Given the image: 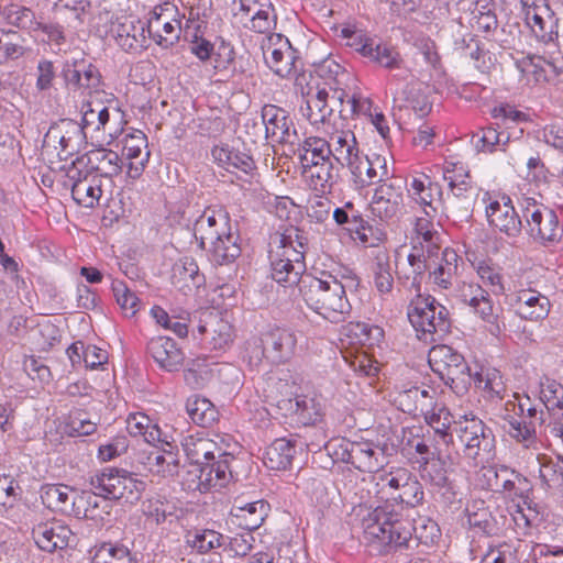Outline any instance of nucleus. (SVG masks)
<instances>
[{
  "instance_id": "0e129e2a",
  "label": "nucleus",
  "mask_w": 563,
  "mask_h": 563,
  "mask_svg": "<svg viewBox=\"0 0 563 563\" xmlns=\"http://www.w3.org/2000/svg\"><path fill=\"white\" fill-rule=\"evenodd\" d=\"M540 400L549 411L563 409V385L558 380L543 376L540 378Z\"/></svg>"
},
{
  "instance_id": "4468645a",
  "label": "nucleus",
  "mask_w": 563,
  "mask_h": 563,
  "mask_svg": "<svg viewBox=\"0 0 563 563\" xmlns=\"http://www.w3.org/2000/svg\"><path fill=\"white\" fill-rule=\"evenodd\" d=\"M341 35L346 40V45L358 52L364 57L379 64L385 68H399L400 57L399 54L390 46L384 43H377L375 40L368 37L362 31L351 27L341 30Z\"/></svg>"
},
{
  "instance_id": "423d86ee",
  "label": "nucleus",
  "mask_w": 563,
  "mask_h": 563,
  "mask_svg": "<svg viewBox=\"0 0 563 563\" xmlns=\"http://www.w3.org/2000/svg\"><path fill=\"white\" fill-rule=\"evenodd\" d=\"M519 208L523 219L522 229L533 242L553 246L561 241L563 224L553 209L532 197H521Z\"/></svg>"
},
{
  "instance_id": "c85d7f7f",
  "label": "nucleus",
  "mask_w": 563,
  "mask_h": 563,
  "mask_svg": "<svg viewBox=\"0 0 563 563\" xmlns=\"http://www.w3.org/2000/svg\"><path fill=\"white\" fill-rule=\"evenodd\" d=\"M122 143L123 155L130 161L128 175L136 179L142 175L150 161L151 154L147 151V137L142 131L134 130L124 135Z\"/></svg>"
},
{
  "instance_id": "2f4dec72",
  "label": "nucleus",
  "mask_w": 563,
  "mask_h": 563,
  "mask_svg": "<svg viewBox=\"0 0 563 563\" xmlns=\"http://www.w3.org/2000/svg\"><path fill=\"white\" fill-rule=\"evenodd\" d=\"M331 95L325 88L319 87L314 91L312 88L307 91L306 107L301 111L312 125L324 123L336 108L340 109V103L332 101Z\"/></svg>"
},
{
  "instance_id": "680f3d73",
  "label": "nucleus",
  "mask_w": 563,
  "mask_h": 563,
  "mask_svg": "<svg viewBox=\"0 0 563 563\" xmlns=\"http://www.w3.org/2000/svg\"><path fill=\"white\" fill-rule=\"evenodd\" d=\"M272 0H232L231 13L235 23L246 27Z\"/></svg>"
},
{
  "instance_id": "3c124183",
  "label": "nucleus",
  "mask_w": 563,
  "mask_h": 563,
  "mask_svg": "<svg viewBox=\"0 0 563 563\" xmlns=\"http://www.w3.org/2000/svg\"><path fill=\"white\" fill-rule=\"evenodd\" d=\"M186 411L192 422L203 428L212 426L219 416L217 408L209 399L197 395L187 399Z\"/></svg>"
},
{
  "instance_id": "338daca9",
  "label": "nucleus",
  "mask_w": 563,
  "mask_h": 563,
  "mask_svg": "<svg viewBox=\"0 0 563 563\" xmlns=\"http://www.w3.org/2000/svg\"><path fill=\"white\" fill-rule=\"evenodd\" d=\"M486 474H490L495 478V483H488L492 490L504 492L508 494H517L516 483L521 479V475L507 466H500L497 470L488 468Z\"/></svg>"
},
{
  "instance_id": "4c0bfd02",
  "label": "nucleus",
  "mask_w": 563,
  "mask_h": 563,
  "mask_svg": "<svg viewBox=\"0 0 563 563\" xmlns=\"http://www.w3.org/2000/svg\"><path fill=\"white\" fill-rule=\"evenodd\" d=\"M86 159V165L95 172L99 173L98 177L118 176L123 166V162L114 151L107 148H97L89 151L79 162Z\"/></svg>"
},
{
  "instance_id": "6e6d98bb",
  "label": "nucleus",
  "mask_w": 563,
  "mask_h": 563,
  "mask_svg": "<svg viewBox=\"0 0 563 563\" xmlns=\"http://www.w3.org/2000/svg\"><path fill=\"white\" fill-rule=\"evenodd\" d=\"M151 316L165 330L172 331L178 338L184 339L188 335L189 313L183 311L179 314H169L159 306L151 309Z\"/></svg>"
},
{
  "instance_id": "473e14b6",
  "label": "nucleus",
  "mask_w": 563,
  "mask_h": 563,
  "mask_svg": "<svg viewBox=\"0 0 563 563\" xmlns=\"http://www.w3.org/2000/svg\"><path fill=\"white\" fill-rule=\"evenodd\" d=\"M147 351L159 367L177 371L184 361V353L169 336H155L147 343Z\"/></svg>"
},
{
  "instance_id": "864d4df0",
  "label": "nucleus",
  "mask_w": 563,
  "mask_h": 563,
  "mask_svg": "<svg viewBox=\"0 0 563 563\" xmlns=\"http://www.w3.org/2000/svg\"><path fill=\"white\" fill-rule=\"evenodd\" d=\"M2 16L12 26L27 32L40 30L41 22L36 20L35 13L27 7L10 3L3 8Z\"/></svg>"
},
{
  "instance_id": "f257e3e1",
  "label": "nucleus",
  "mask_w": 563,
  "mask_h": 563,
  "mask_svg": "<svg viewBox=\"0 0 563 563\" xmlns=\"http://www.w3.org/2000/svg\"><path fill=\"white\" fill-rule=\"evenodd\" d=\"M420 412L443 443L455 445L467 464L477 467L494 455L496 440L493 430L473 413L453 420L450 410L442 404L422 401Z\"/></svg>"
},
{
  "instance_id": "7ed1b4c3",
  "label": "nucleus",
  "mask_w": 563,
  "mask_h": 563,
  "mask_svg": "<svg viewBox=\"0 0 563 563\" xmlns=\"http://www.w3.org/2000/svg\"><path fill=\"white\" fill-rule=\"evenodd\" d=\"M357 286L355 273L347 267L321 272L319 276L306 274L300 284V295L306 306L323 319L339 323L351 313L346 289Z\"/></svg>"
},
{
  "instance_id": "e433bc0d",
  "label": "nucleus",
  "mask_w": 563,
  "mask_h": 563,
  "mask_svg": "<svg viewBox=\"0 0 563 563\" xmlns=\"http://www.w3.org/2000/svg\"><path fill=\"white\" fill-rule=\"evenodd\" d=\"M476 389L484 399L489 401H503L507 391L500 372L492 367H482L472 376Z\"/></svg>"
},
{
  "instance_id": "79ce46f5",
  "label": "nucleus",
  "mask_w": 563,
  "mask_h": 563,
  "mask_svg": "<svg viewBox=\"0 0 563 563\" xmlns=\"http://www.w3.org/2000/svg\"><path fill=\"white\" fill-rule=\"evenodd\" d=\"M327 143L329 144L332 159L341 166H344L360 153L356 137L351 130H336L332 132Z\"/></svg>"
},
{
  "instance_id": "f03ea898",
  "label": "nucleus",
  "mask_w": 563,
  "mask_h": 563,
  "mask_svg": "<svg viewBox=\"0 0 563 563\" xmlns=\"http://www.w3.org/2000/svg\"><path fill=\"white\" fill-rule=\"evenodd\" d=\"M361 525L364 540L383 555L408 550L413 532L417 540L426 545L435 543L441 537L440 528L433 519L419 517L412 525L389 505L367 510Z\"/></svg>"
},
{
  "instance_id": "aec40b11",
  "label": "nucleus",
  "mask_w": 563,
  "mask_h": 563,
  "mask_svg": "<svg viewBox=\"0 0 563 563\" xmlns=\"http://www.w3.org/2000/svg\"><path fill=\"white\" fill-rule=\"evenodd\" d=\"M65 86L69 91L89 96L99 91L101 87V74L93 64L81 60L67 63L63 68Z\"/></svg>"
},
{
  "instance_id": "c03bdc74",
  "label": "nucleus",
  "mask_w": 563,
  "mask_h": 563,
  "mask_svg": "<svg viewBox=\"0 0 563 563\" xmlns=\"http://www.w3.org/2000/svg\"><path fill=\"white\" fill-rule=\"evenodd\" d=\"M428 253L422 252L421 246L416 251L411 250L407 257L409 273H399V278L404 279V285L416 292L420 291L426 273H430L431 260L428 258Z\"/></svg>"
},
{
  "instance_id": "c756f323",
  "label": "nucleus",
  "mask_w": 563,
  "mask_h": 563,
  "mask_svg": "<svg viewBox=\"0 0 563 563\" xmlns=\"http://www.w3.org/2000/svg\"><path fill=\"white\" fill-rule=\"evenodd\" d=\"M32 537L41 550L52 553L68 547L73 532L58 521H47L36 525Z\"/></svg>"
},
{
  "instance_id": "de8ad7c7",
  "label": "nucleus",
  "mask_w": 563,
  "mask_h": 563,
  "mask_svg": "<svg viewBox=\"0 0 563 563\" xmlns=\"http://www.w3.org/2000/svg\"><path fill=\"white\" fill-rule=\"evenodd\" d=\"M322 398L317 395H300L295 398L294 412L303 426L314 424L323 417Z\"/></svg>"
},
{
  "instance_id": "09e8293b",
  "label": "nucleus",
  "mask_w": 563,
  "mask_h": 563,
  "mask_svg": "<svg viewBox=\"0 0 563 563\" xmlns=\"http://www.w3.org/2000/svg\"><path fill=\"white\" fill-rule=\"evenodd\" d=\"M126 430L132 437H142L148 444H155L162 439L158 426L143 412H133L128 416Z\"/></svg>"
},
{
  "instance_id": "2eb2a0df",
  "label": "nucleus",
  "mask_w": 563,
  "mask_h": 563,
  "mask_svg": "<svg viewBox=\"0 0 563 563\" xmlns=\"http://www.w3.org/2000/svg\"><path fill=\"white\" fill-rule=\"evenodd\" d=\"M542 54H529L516 60L518 70L534 81H548L563 73V56L556 44H545Z\"/></svg>"
},
{
  "instance_id": "bf43d9fd",
  "label": "nucleus",
  "mask_w": 563,
  "mask_h": 563,
  "mask_svg": "<svg viewBox=\"0 0 563 563\" xmlns=\"http://www.w3.org/2000/svg\"><path fill=\"white\" fill-rule=\"evenodd\" d=\"M301 165L318 163L325 159H332L331 151L327 140L319 136H309L305 139L300 148Z\"/></svg>"
},
{
  "instance_id": "20e7f679",
  "label": "nucleus",
  "mask_w": 563,
  "mask_h": 563,
  "mask_svg": "<svg viewBox=\"0 0 563 563\" xmlns=\"http://www.w3.org/2000/svg\"><path fill=\"white\" fill-rule=\"evenodd\" d=\"M186 227L198 247L206 251L214 264L228 265L241 255L239 231L223 206L206 208L194 221L188 220Z\"/></svg>"
},
{
  "instance_id": "cd10ccee",
  "label": "nucleus",
  "mask_w": 563,
  "mask_h": 563,
  "mask_svg": "<svg viewBox=\"0 0 563 563\" xmlns=\"http://www.w3.org/2000/svg\"><path fill=\"white\" fill-rule=\"evenodd\" d=\"M110 112L101 101H87L81 106V126L80 130L85 136L100 137V134L108 135L111 140L118 135L117 130L109 126Z\"/></svg>"
},
{
  "instance_id": "13d9d810",
  "label": "nucleus",
  "mask_w": 563,
  "mask_h": 563,
  "mask_svg": "<svg viewBox=\"0 0 563 563\" xmlns=\"http://www.w3.org/2000/svg\"><path fill=\"white\" fill-rule=\"evenodd\" d=\"M223 541H225L224 536L211 529L196 530L186 536L187 544L201 554L221 549Z\"/></svg>"
},
{
  "instance_id": "6e6552de",
  "label": "nucleus",
  "mask_w": 563,
  "mask_h": 563,
  "mask_svg": "<svg viewBox=\"0 0 563 563\" xmlns=\"http://www.w3.org/2000/svg\"><path fill=\"white\" fill-rule=\"evenodd\" d=\"M429 365L434 374L456 395L467 391L472 375L464 356L445 344L434 345L428 354Z\"/></svg>"
},
{
  "instance_id": "c9c22d12",
  "label": "nucleus",
  "mask_w": 563,
  "mask_h": 563,
  "mask_svg": "<svg viewBox=\"0 0 563 563\" xmlns=\"http://www.w3.org/2000/svg\"><path fill=\"white\" fill-rule=\"evenodd\" d=\"M550 300L537 290H520L517 295V313L522 319L538 321L550 312Z\"/></svg>"
},
{
  "instance_id": "f8f14e48",
  "label": "nucleus",
  "mask_w": 563,
  "mask_h": 563,
  "mask_svg": "<svg viewBox=\"0 0 563 563\" xmlns=\"http://www.w3.org/2000/svg\"><path fill=\"white\" fill-rule=\"evenodd\" d=\"M483 202L485 203V213L490 227L509 238H516L520 234L523 227L522 214H518L510 197L485 192Z\"/></svg>"
},
{
  "instance_id": "603ef678",
  "label": "nucleus",
  "mask_w": 563,
  "mask_h": 563,
  "mask_svg": "<svg viewBox=\"0 0 563 563\" xmlns=\"http://www.w3.org/2000/svg\"><path fill=\"white\" fill-rule=\"evenodd\" d=\"M24 42L16 31L0 30V66L24 57L29 52Z\"/></svg>"
},
{
  "instance_id": "9b49d317",
  "label": "nucleus",
  "mask_w": 563,
  "mask_h": 563,
  "mask_svg": "<svg viewBox=\"0 0 563 563\" xmlns=\"http://www.w3.org/2000/svg\"><path fill=\"white\" fill-rule=\"evenodd\" d=\"M145 31L161 47L174 46L181 33V20L178 18L177 8L169 2L156 5L148 12Z\"/></svg>"
},
{
  "instance_id": "58836bf2",
  "label": "nucleus",
  "mask_w": 563,
  "mask_h": 563,
  "mask_svg": "<svg viewBox=\"0 0 563 563\" xmlns=\"http://www.w3.org/2000/svg\"><path fill=\"white\" fill-rule=\"evenodd\" d=\"M333 159L302 165L303 173L310 179V185L321 194L330 192L339 177V168Z\"/></svg>"
},
{
  "instance_id": "a878e982",
  "label": "nucleus",
  "mask_w": 563,
  "mask_h": 563,
  "mask_svg": "<svg viewBox=\"0 0 563 563\" xmlns=\"http://www.w3.org/2000/svg\"><path fill=\"white\" fill-rule=\"evenodd\" d=\"M265 137L278 143H294L297 133L288 112L275 104H265L261 112Z\"/></svg>"
},
{
  "instance_id": "774afa93",
  "label": "nucleus",
  "mask_w": 563,
  "mask_h": 563,
  "mask_svg": "<svg viewBox=\"0 0 563 563\" xmlns=\"http://www.w3.org/2000/svg\"><path fill=\"white\" fill-rule=\"evenodd\" d=\"M474 199L446 198L443 200V210L454 223L467 222L472 218Z\"/></svg>"
},
{
  "instance_id": "393cba45",
  "label": "nucleus",
  "mask_w": 563,
  "mask_h": 563,
  "mask_svg": "<svg viewBox=\"0 0 563 563\" xmlns=\"http://www.w3.org/2000/svg\"><path fill=\"white\" fill-rule=\"evenodd\" d=\"M462 300L468 305L486 324L490 334H500L504 324H500L498 316L494 312L493 301L487 290L477 284H470L463 288Z\"/></svg>"
},
{
  "instance_id": "0eeeda50",
  "label": "nucleus",
  "mask_w": 563,
  "mask_h": 563,
  "mask_svg": "<svg viewBox=\"0 0 563 563\" xmlns=\"http://www.w3.org/2000/svg\"><path fill=\"white\" fill-rule=\"evenodd\" d=\"M89 484L96 496L129 504H135L146 486L135 474L115 467H104L90 477Z\"/></svg>"
},
{
  "instance_id": "37998d69",
  "label": "nucleus",
  "mask_w": 563,
  "mask_h": 563,
  "mask_svg": "<svg viewBox=\"0 0 563 563\" xmlns=\"http://www.w3.org/2000/svg\"><path fill=\"white\" fill-rule=\"evenodd\" d=\"M538 463L542 487L563 496V459L539 455Z\"/></svg>"
},
{
  "instance_id": "4be33fe9",
  "label": "nucleus",
  "mask_w": 563,
  "mask_h": 563,
  "mask_svg": "<svg viewBox=\"0 0 563 563\" xmlns=\"http://www.w3.org/2000/svg\"><path fill=\"white\" fill-rule=\"evenodd\" d=\"M111 34L125 52H139L147 46L145 22L133 15H122L111 24Z\"/></svg>"
},
{
  "instance_id": "a18cd8bd",
  "label": "nucleus",
  "mask_w": 563,
  "mask_h": 563,
  "mask_svg": "<svg viewBox=\"0 0 563 563\" xmlns=\"http://www.w3.org/2000/svg\"><path fill=\"white\" fill-rule=\"evenodd\" d=\"M295 454V442L285 438L276 439L266 449L263 461L271 470H286L291 465Z\"/></svg>"
},
{
  "instance_id": "49530a36",
  "label": "nucleus",
  "mask_w": 563,
  "mask_h": 563,
  "mask_svg": "<svg viewBox=\"0 0 563 563\" xmlns=\"http://www.w3.org/2000/svg\"><path fill=\"white\" fill-rule=\"evenodd\" d=\"M345 335L350 340V344L369 349L383 340L384 330L378 325L355 322L345 328Z\"/></svg>"
},
{
  "instance_id": "69168bd1",
  "label": "nucleus",
  "mask_w": 563,
  "mask_h": 563,
  "mask_svg": "<svg viewBox=\"0 0 563 563\" xmlns=\"http://www.w3.org/2000/svg\"><path fill=\"white\" fill-rule=\"evenodd\" d=\"M374 285L380 295L389 294L393 289L394 278L389 263V256L385 252H379L375 256L374 263Z\"/></svg>"
},
{
  "instance_id": "39448f33",
  "label": "nucleus",
  "mask_w": 563,
  "mask_h": 563,
  "mask_svg": "<svg viewBox=\"0 0 563 563\" xmlns=\"http://www.w3.org/2000/svg\"><path fill=\"white\" fill-rule=\"evenodd\" d=\"M183 450L190 461L189 476H194L189 488L207 492L222 488L232 479L231 464L234 456L218 442L203 433L189 434L181 440Z\"/></svg>"
},
{
  "instance_id": "1a4fd4ad",
  "label": "nucleus",
  "mask_w": 563,
  "mask_h": 563,
  "mask_svg": "<svg viewBox=\"0 0 563 563\" xmlns=\"http://www.w3.org/2000/svg\"><path fill=\"white\" fill-rule=\"evenodd\" d=\"M407 314L420 340L435 341L450 330L449 311L433 297H419L410 303Z\"/></svg>"
},
{
  "instance_id": "a19ab883",
  "label": "nucleus",
  "mask_w": 563,
  "mask_h": 563,
  "mask_svg": "<svg viewBox=\"0 0 563 563\" xmlns=\"http://www.w3.org/2000/svg\"><path fill=\"white\" fill-rule=\"evenodd\" d=\"M69 178L73 181L71 197L79 205L85 208H93L98 205L101 196V178L98 176H84L82 178L75 179L74 175Z\"/></svg>"
},
{
  "instance_id": "dca6fc26",
  "label": "nucleus",
  "mask_w": 563,
  "mask_h": 563,
  "mask_svg": "<svg viewBox=\"0 0 563 563\" xmlns=\"http://www.w3.org/2000/svg\"><path fill=\"white\" fill-rule=\"evenodd\" d=\"M305 252L283 245L272 258V278L284 287L302 284L306 275Z\"/></svg>"
},
{
  "instance_id": "ea45409f",
  "label": "nucleus",
  "mask_w": 563,
  "mask_h": 563,
  "mask_svg": "<svg viewBox=\"0 0 563 563\" xmlns=\"http://www.w3.org/2000/svg\"><path fill=\"white\" fill-rule=\"evenodd\" d=\"M75 490L64 484H45L41 487L42 503L54 511L70 512L75 505Z\"/></svg>"
},
{
  "instance_id": "9d476101",
  "label": "nucleus",
  "mask_w": 563,
  "mask_h": 563,
  "mask_svg": "<svg viewBox=\"0 0 563 563\" xmlns=\"http://www.w3.org/2000/svg\"><path fill=\"white\" fill-rule=\"evenodd\" d=\"M333 455L361 472H379L387 463L384 448L373 441H349L341 439L333 446Z\"/></svg>"
},
{
  "instance_id": "f704fd0d",
  "label": "nucleus",
  "mask_w": 563,
  "mask_h": 563,
  "mask_svg": "<svg viewBox=\"0 0 563 563\" xmlns=\"http://www.w3.org/2000/svg\"><path fill=\"white\" fill-rule=\"evenodd\" d=\"M172 282L184 294H188L205 284V276L200 274L195 258L184 256L173 266Z\"/></svg>"
},
{
  "instance_id": "f3484780",
  "label": "nucleus",
  "mask_w": 563,
  "mask_h": 563,
  "mask_svg": "<svg viewBox=\"0 0 563 563\" xmlns=\"http://www.w3.org/2000/svg\"><path fill=\"white\" fill-rule=\"evenodd\" d=\"M523 7L525 21L537 40L544 44H555L558 36L556 18L548 0H520Z\"/></svg>"
},
{
  "instance_id": "5701e85b",
  "label": "nucleus",
  "mask_w": 563,
  "mask_h": 563,
  "mask_svg": "<svg viewBox=\"0 0 563 563\" xmlns=\"http://www.w3.org/2000/svg\"><path fill=\"white\" fill-rule=\"evenodd\" d=\"M369 209L380 221L398 219L404 210V195L400 187L382 183L374 191Z\"/></svg>"
},
{
  "instance_id": "412c9836",
  "label": "nucleus",
  "mask_w": 563,
  "mask_h": 563,
  "mask_svg": "<svg viewBox=\"0 0 563 563\" xmlns=\"http://www.w3.org/2000/svg\"><path fill=\"white\" fill-rule=\"evenodd\" d=\"M431 260L429 280L439 289L448 290L457 282L459 269L463 264L459 254L450 247L428 255Z\"/></svg>"
},
{
  "instance_id": "8fccbe9b",
  "label": "nucleus",
  "mask_w": 563,
  "mask_h": 563,
  "mask_svg": "<svg viewBox=\"0 0 563 563\" xmlns=\"http://www.w3.org/2000/svg\"><path fill=\"white\" fill-rule=\"evenodd\" d=\"M269 505L264 500L249 503L241 507H235L231 515L236 517L239 525L247 531L260 528L267 517Z\"/></svg>"
},
{
  "instance_id": "6ab92c4d",
  "label": "nucleus",
  "mask_w": 563,
  "mask_h": 563,
  "mask_svg": "<svg viewBox=\"0 0 563 563\" xmlns=\"http://www.w3.org/2000/svg\"><path fill=\"white\" fill-rule=\"evenodd\" d=\"M152 445L150 451L140 454V463L155 475L163 477L177 475L180 464L177 445L164 439Z\"/></svg>"
},
{
  "instance_id": "bb28decb",
  "label": "nucleus",
  "mask_w": 563,
  "mask_h": 563,
  "mask_svg": "<svg viewBox=\"0 0 563 563\" xmlns=\"http://www.w3.org/2000/svg\"><path fill=\"white\" fill-rule=\"evenodd\" d=\"M314 73L321 80L316 84V87L325 88L332 92V101L342 106L343 100L349 97L344 89L345 81L349 79L345 69L335 59L328 57L316 65Z\"/></svg>"
},
{
  "instance_id": "052dcab7",
  "label": "nucleus",
  "mask_w": 563,
  "mask_h": 563,
  "mask_svg": "<svg viewBox=\"0 0 563 563\" xmlns=\"http://www.w3.org/2000/svg\"><path fill=\"white\" fill-rule=\"evenodd\" d=\"M455 164H448L443 173V178L448 181L451 189V195L446 198H456L459 200L464 198L474 199L473 188L465 180L468 178V174L464 173L462 167H460L461 173L455 174Z\"/></svg>"
},
{
  "instance_id": "a211bd4d",
  "label": "nucleus",
  "mask_w": 563,
  "mask_h": 563,
  "mask_svg": "<svg viewBox=\"0 0 563 563\" xmlns=\"http://www.w3.org/2000/svg\"><path fill=\"white\" fill-rule=\"evenodd\" d=\"M344 166L351 173V180L355 189H363L376 183H382L389 177L386 158L380 155L368 157L356 154Z\"/></svg>"
},
{
  "instance_id": "5fc2aeb1",
  "label": "nucleus",
  "mask_w": 563,
  "mask_h": 563,
  "mask_svg": "<svg viewBox=\"0 0 563 563\" xmlns=\"http://www.w3.org/2000/svg\"><path fill=\"white\" fill-rule=\"evenodd\" d=\"M503 429L510 439L525 449H537L538 437L534 420H526L522 415L508 426H503Z\"/></svg>"
},
{
  "instance_id": "4d7b16f0",
  "label": "nucleus",
  "mask_w": 563,
  "mask_h": 563,
  "mask_svg": "<svg viewBox=\"0 0 563 563\" xmlns=\"http://www.w3.org/2000/svg\"><path fill=\"white\" fill-rule=\"evenodd\" d=\"M91 563H137L131 550L120 542H106L96 551Z\"/></svg>"
},
{
  "instance_id": "72a5a7b5",
  "label": "nucleus",
  "mask_w": 563,
  "mask_h": 563,
  "mask_svg": "<svg viewBox=\"0 0 563 563\" xmlns=\"http://www.w3.org/2000/svg\"><path fill=\"white\" fill-rule=\"evenodd\" d=\"M211 155L220 167L231 174L239 175L241 173L249 176L255 169V162L249 154L228 144L214 146Z\"/></svg>"
},
{
  "instance_id": "7c9ffc66",
  "label": "nucleus",
  "mask_w": 563,
  "mask_h": 563,
  "mask_svg": "<svg viewBox=\"0 0 563 563\" xmlns=\"http://www.w3.org/2000/svg\"><path fill=\"white\" fill-rule=\"evenodd\" d=\"M409 196L422 207L427 217L432 218L438 211V205L442 203V188L438 183H433L426 175L413 177L408 188Z\"/></svg>"
},
{
  "instance_id": "e2e57ef3",
  "label": "nucleus",
  "mask_w": 563,
  "mask_h": 563,
  "mask_svg": "<svg viewBox=\"0 0 563 563\" xmlns=\"http://www.w3.org/2000/svg\"><path fill=\"white\" fill-rule=\"evenodd\" d=\"M421 476L437 488H443L448 485L449 478L444 462L438 456H423L420 465Z\"/></svg>"
},
{
  "instance_id": "ddd939ff",
  "label": "nucleus",
  "mask_w": 563,
  "mask_h": 563,
  "mask_svg": "<svg viewBox=\"0 0 563 563\" xmlns=\"http://www.w3.org/2000/svg\"><path fill=\"white\" fill-rule=\"evenodd\" d=\"M261 47L265 64L277 76L287 78L297 71L299 63L297 51L286 36L272 33L263 40Z\"/></svg>"
},
{
  "instance_id": "b1692460",
  "label": "nucleus",
  "mask_w": 563,
  "mask_h": 563,
  "mask_svg": "<svg viewBox=\"0 0 563 563\" xmlns=\"http://www.w3.org/2000/svg\"><path fill=\"white\" fill-rule=\"evenodd\" d=\"M261 342L265 344L267 360L274 364H282L295 355L298 338L295 331L276 327L264 332Z\"/></svg>"
}]
</instances>
